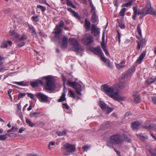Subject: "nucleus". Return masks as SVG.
I'll list each match as a JSON object with an SVG mask.
<instances>
[{
  "label": "nucleus",
  "instance_id": "b1692460",
  "mask_svg": "<svg viewBox=\"0 0 156 156\" xmlns=\"http://www.w3.org/2000/svg\"><path fill=\"white\" fill-rule=\"evenodd\" d=\"M10 36L15 38H18L20 37V35L14 30H11L9 31Z\"/></svg>",
  "mask_w": 156,
  "mask_h": 156
},
{
  "label": "nucleus",
  "instance_id": "09e8293b",
  "mask_svg": "<svg viewBox=\"0 0 156 156\" xmlns=\"http://www.w3.org/2000/svg\"><path fill=\"white\" fill-rule=\"evenodd\" d=\"M118 86L119 89H122L124 88L125 87L124 82H120Z\"/></svg>",
  "mask_w": 156,
  "mask_h": 156
},
{
  "label": "nucleus",
  "instance_id": "c85d7f7f",
  "mask_svg": "<svg viewBox=\"0 0 156 156\" xmlns=\"http://www.w3.org/2000/svg\"><path fill=\"white\" fill-rule=\"evenodd\" d=\"M98 17L96 14H92L91 18V20L92 23H96L98 21Z\"/></svg>",
  "mask_w": 156,
  "mask_h": 156
},
{
  "label": "nucleus",
  "instance_id": "6ab92c4d",
  "mask_svg": "<svg viewBox=\"0 0 156 156\" xmlns=\"http://www.w3.org/2000/svg\"><path fill=\"white\" fill-rule=\"evenodd\" d=\"M43 83L41 80H39L38 81H34L30 82V84L32 87H37L38 86L39 84L43 85Z\"/></svg>",
  "mask_w": 156,
  "mask_h": 156
},
{
  "label": "nucleus",
  "instance_id": "3c124183",
  "mask_svg": "<svg viewBox=\"0 0 156 156\" xmlns=\"http://www.w3.org/2000/svg\"><path fill=\"white\" fill-rule=\"evenodd\" d=\"M137 136L139 137L141 139H147L148 138V137L147 136H144L142 134H136Z\"/></svg>",
  "mask_w": 156,
  "mask_h": 156
},
{
  "label": "nucleus",
  "instance_id": "bf43d9fd",
  "mask_svg": "<svg viewBox=\"0 0 156 156\" xmlns=\"http://www.w3.org/2000/svg\"><path fill=\"white\" fill-rule=\"evenodd\" d=\"M69 93L70 94V96L73 98H75V96L74 94L73 91L71 90H70L69 91Z\"/></svg>",
  "mask_w": 156,
  "mask_h": 156
},
{
  "label": "nucleus",
  "instance_id": "a18cd8bd",
  "mask_svg": "<svg viewBox=\"0 0 156 156\" xmlns=\"http://www.w3.org/2000/svg\"><path fill=\"white\" fill-rule=\"evenodd\" d=\"M62 80L63 81V84L64 85V88L63 90L66 89V87L65 86V83L67 81V79L63 75H62Z\"/></svg>",
  "mask_w": 156,
  "mask_h": 156
},
{
  "label": "nucleus",
  "instance_id": "052dcab7",
  "mask_svg": "<svg viewBox=\"0 0 156 156\" xmlns=\"http://www.w3.org/2000/svg\"><path fill=\"white\" fill-rule=\"evenodd\" d=\"M38 17L37 16H33L31 18L34 21L37 22L39 21Z\"/></svg>",
  "mask_w": 156,
  "mask_h": 156
},
{
  "label": "nucleus",
  "instance_id": "f257e3e1",
  "mask_svg": "<svg viewBox=\"0 0 156 156\" xmlns=\"http://www.w3.org/2000/svg\"><path fill=\"white\" fill-rule=\"evenodd\" d=\"M102 90L104 91L108 96L113 99L115 101H125L126 97L119 96V92L115 91L113 88L108 86L106 84H102L101 86Z\"/></svg>",
  "mask_w": 156,
  "mask_h": 156
},
{
  "label": "nucleus",
  "instance_id": "f03ea898",
  "mask_svg": "<svg viewBox=\"0 0 156 156\" xmlns=\"http://www.w3.org/2000/svg\"><path fill=\"white\" fill-rule=\"evenodd\" d=\"M123 140L119 133H115L110 136L107 141L106 145L110 148H113L114 145L121 144Z\"/></svg>",
  "mask_w": 156,
  "mask_h": 156
},
{
  "label": "nucleus",
  "instance_id": "72a5a7b5",
  "mask_svg": "<svg viewBox=\"0 0 156 156\" xmlns=\"http://www.w3.org/2000/svg\"><path fill=\"white\" fill-rule=\"evenodd\" d=\"M147 7L146 6L145 8H142L141 10V12L142 13V18L144 17L145 16L147 15Z\"/></svg>",
  "mask_w": 156,
  "mask_h": 156
},
{
  "label": "nucleus",
  "instance_id": "39448f33",
  "mask_svg": "<svg viewBox=\"0 0 156 156\" xmlns=\"http://www.w3.org/2000/svg\"><path fill=\"white\" fill-rule=\"evenodd\" d=\"M62 150L66 151L63 153L65 156L69 155L70 154L74 153L76 151L75 146L74 144L69 143H66L64 144L61 148Z\"/></svg>",
  "mask_w": 156,
  "mask_h": 156
},
{
  "label": "nucleus",
  "instance_id": "f704fd0d",
  "mask_svg": "<svg viewBox=\"0 0 156 156\" xmlns=\"http://www.w3.org/2000/svg\"><path fill=\"white\" fill-rule=\"evenodd\" d=\"M67 132V130L65 129L62 132H58L57 134L58 136H62L66 135Z\"/></svg>",
  "mask_w": 156,
  "mask_h": 156
},
{
  "label": "nucleus",
  "instance_id": "7ed1b4c3",
  "mask_svg": "<svg viewBox=\"0 0 156 156\" xmlns=\"http://www.w3.org/2000/svg\"><path fill=\"white\" fill-rule=\"evenodd\" d=\"M43 79L45 80L44 86L45 88L50 91H52L55 90V85L53 78L50 76H44Z\"/></svg>",
  "mask_w": 156,
  "mask_h": 156
},
{
  "label": "nucleus",
  "instance_id": "338daca9",
  "mask_svg": "<svg viewBox=\"0 0 156 156\" xmlns=\"http://www.w3.org/2000/svg\"><path fill=\"white\" fill-rule=\"evenodd\" d=\"M150 129L151 130H155L156 129V125L155 124H151V127Z\"/></svg>",
  "mask_w": 156,
  "mask_h": 156
},
{
  "label": "nucleus",
  "instance_id": "4c0bfd02",
  "mask_svg": "<svg viewBox=\"0 0 156 156\" xmlns=\"http://www.w3.org/2000/svg\"><path fill=\"white\" fill-rule=\"evenodd\" d=\"M151 127V125L148 122H146L143 125V127L146 129H150Z\"/></svg>",
  "mask_w": 156,
  "mask_h": 156
},
{
  "label": "nucleus",
  "instance_id": "4d7b16f0",
  "mask_svg": "<svg viewBox=\"0 0 156 156\" xmlns=\"http://www.w3.org/2000/svg\"><path fill=\"white\" fill-rule=\"evenodd\" d=\"M64 22L62 20H61L59 22V25H57L56 26L58 27L61 28L63 27V26L64 25Z\"/></svg>",
  "mask_w": 156,
  "mask_h": 156
},
{
  "label": "nucleus",
  "instance_id": "412c9836",
  "mask_svg": "<svg viewBox=\"0 0 156 156\" xmlns=\"http://www.w3.org/2000/svg\"><path fill=\"white\" fill-rule=\"evenodd\" d=\"M67 9L68 11L72 13L75 17L78 20H80L81 17L75 11L70 8H67Z\"/></svg>",
  "mask_w": 156,
  "mask_h": 156
},
{
  "label": "nucleus",
  "instance_id": "0eeeda50",
  "mask_svg": "<svg viewBox=\"0 0 156 156\" xmlns=\"http://www.w3.org/2000/svg\"><path fill=\"white\" fill-rule=\"evenodd\" d=\"M62 29L56 26L54 29V31L52 33L54 34V36L53 37V39L55 41H57L59 43L60 42L61 37L60 34L62 33Z\"/></svg>",
  "mask_w": 156,
  "mask_h": 156
},
{
  "label": "nucleus",
  "instance_id": "e433bc0d",
  "mask_svg": "<svg viewBox=\"0 0 156 156\" xmlns=\"http://www.w3.org/2000/svg\"><path fill=\"white\" fill-rule=\"evenodd\" d=\"M26 121L27 124L28 125L32 127L34 126V124L32 122L30 119H26Z\"/></svg>",
  "mask_w": 156,
  "mask_h": 156
},
{
  "label": "nucleus",
  "instance_id": "f8f14e48",
  "mask_svg": "<svg viewBox=\"0 0 156 156\" xmlns=\"http://www.w3.org/2000/svg\"><path fill=\"white\" fill-rule=\"evenodd\" d=\"M68 38L66 36H64L62 40V43L61 47L62 48L64 49L67 48L68 45Z\"/></svg>",
  "mask_w": 156,
  "mask_h": 156
},
{
  "label": "nucleus",
  "instance_id": "774afa93",
  "mask_svg": "<svg viewBox=\"0 0 156 156\" xmlns=\"http://www.w3.org/2000/svg\"><path fill=\"white\" fill-rule=\"evenodd\" d=\"M152 101L155 105H156V96H153L151 97Z\"/></svg>",
  "mask_w": 156,
  "mask_h": 156
},
{
  "label": "nucleus",
  "instance_id": "4468645a",
  "mask_svg": "<svg viewBox=\"0 0 156 156\" xmlns=\"http://www.w3.org/2000/svg\"><path fill=\"white\" fill-rule=\"evenodd\" d=\"M92 51L96 55L99 56L102 53V51L100 46H98L97 47L94 48L92 50Z\"/></svg>",
  "mask_w": 156,
  "mask_h": 156
},
{
  "label": "nucleus",
  "instance_id": "2eb2a0df",
  "mask_svg": "<svg viewBox=\"0 0 156 156\" xmlns=\"http://www.w3.org/2000/svg\"><path fill=\"white\" fill-rule=\"evenodd\" d=\"M156 81V76L154 77H151L145 81V83L147 86Z\"/></svg>",
  "mask_w": 156,
  "mask_h": 156
},
{
  "label": "nucleus",
  "instance_id": "aec40b11",
  "mask_svg": "<svg viewBox=\"0 0 156 156\" xmlns=\"http://www.w3.org/2000/svg\"><path fill=\"white\" fill-rule=\"evenodd\" d=\"M146 51H143L140 54V55L136 60V62L138 64H140L143 59L144 58L146 54Z\"/></svg>",
  "mask_w": 156,
  "mask_h": 156
},
{
  "label": "nucleus",
  "instance_id": "de8ad7c7",
  "mask_svg": "<svg viewBox=\"0 0 156 156\" xmlns=\"http://www.w3.org/2000/svg\"><path fill=\"white\" fill-rule=\"evenodd\" d=\"M66 4L68 6H71L72 8L74 9L76 8V6H75V5L73 3H72L71 1L69 0L66 2Z\"/></svg>",
  "mask_w": 156,
  "mask_h": 156
},
{
  "label": "nucleus",
  "instance_id": "7c9ffc66",
  "mask_svg": "<svg viewBox=\"0 0 156 156\" xmlns=\"http://www.w3.org/2000/svg\"><path fill=\"white\" fill-rule=\"evenodd\" d=\"M140 123L139 122H134L132 123V127L133 129H136L140 125Z\"/></svg>",
  "mask_w": 156,
  "mask_h": 156
},
{
  "label": "nucleus",
  "instance_id": "20e7f679",
  "mask_svg": "<svg viewBox=\"0 0 156 156\" xmlns=\"http://www.w3.org/2000/svg\"><path fill=\"white\" fill-rule=\"evenodd\" d=\"M69 40L70 44L72 46L71 48L72 51L75 52L77 54L83 51V48L79 44L76 39L70 38Z\"/></svg>",
  "mask_w": 156,
  "mask_h": 156
},
{
  "label": "nucleus",
  "instance_id": "dca6fc26",
  "mask_svg": "<svg viewBox=\"0 0 156 156\" xmlns=\"http://www.w3.org/2000/svg\"><path fill=\"white\" fill-rule=\"evenodd\" d=\"M9 46H11L12 44V42L11 41H3L0 46L1 48H5L8 47L7 44Z\"/></svg>",
  "mask_w": 156,
  "mask_h": 156
},
{
  "label": "nucleus",
  "instance_id": "9d476101",
  "mask_svg": "<svg viewBox=\"0 0 156 156\" xmlns=\"http://www.w3.org/2000/svg\"><path fill=\"white\" fill-rule=\"evenodd\" d=\"M134 100L137 103H139L140 101V95L139 94V92L137 90L133 92L132 95Z\"/></svg>",
  "mask_w": 156,
  "mask_h": 156
},
{
  "label": "nucleus",
  "instance_id": "c03bdc74",
  "mask_svg": "<svg viewBox=\"0 0 156 156\" xmlns=\"http://www.w3.org/2000/svg\"><path fill=\"white\" fill-rule=\"evenodd\" d=\"M133 2L131 1H129V2L127 3L123 4V5L125 7H128L131 6L133 4Z\"/></svg>",
  "mask_w": 156,
  "mask_h": 156
},
{
  "label": "nucleus",
  "instance_id": "6e6552de",
  "mask_svg": "<svg viewBox=\"0 0 156 156\" xmlns=\"http://www.w3.org/2000/svg\"><path fill=\"white\" fill-rule=\"evenodd\" d=\"M83 43L86 45L91 44L93 42V37L90 34L85 35L81 40Z\"/></svg>",
  "mask_w": 156,
  "mask_h": 156
},
{
  "label": "nucleus",
  "instance_id": "0e129e2a",
  "mask_svg": "<svg viewBox=\"0 0 156 156\" xmlns=\"http://www.w3.org/2000/svg\"><path fill=\"white\" fill-rule=\"evenodd\" d=\"M25 43L23 42H22L21 43L17 44V45L19 48H20L25 45Z\"/></svg>",
  "mask_w": 156,
  "mask_h": 156
},
{
  "label": "nucleus",
  "instance_id": "1a4fd4ad",
  "mask_svg": "<svg viewBox=\"0 0 156 156\" xmlns=\"http://www.w3.org/2000/svg\"><path fill=\"white\" fill-rule=\"evenodd\" d=\"M36 96L41 102H47L48 101V97L41 92L37 93Z\"/></svg>",
  "mask_w": 156,
  "mask_h": 156
},
{
  "label": "nucleus",
  "instance_id": "4be33fe9",
  "mask_svg": "<svg viewBox=\"0 0 156 156\" xmlns=\"http://www.w3.org/2000/svg\"><path fill=\"white\" fill-rule=\"evenodd\" d=\"M135 71V66H131L126 71V76H129L131 75Z\"/></svg>",
  "mask_w": 156,
  "mask_h": 156
},
{
  "label": "nucleus",
  "instance_id": "58836bf2",
  "mask_svg": "<svg viewBox=\"0 0 156 156\" xmlns=\"http://www.w3.org/2000/svg\"><path fill=\"white\" fill-rule=\"evenodd\" d=\"M140 24L138 23V24L137 27V30L138 32L139 35L140 36V37H141L142 36V33L140 27Z\"/></svg>",
  "mask_w": 156,
  "mask_h": 156
},
{
  "label": "nucleus",
  "instance_id": "a211bd4d",
  "mask_svg": "<svg viewBox=\"0 0 156 156\" xmlns=\"http://www.w3.org/2000/svg\"><path fill=\"white\" fill-rule=\"evenodd\" d=\"M146 42V41L145 39H140L139 41L138 42V45L137 46V49L139 50L140 49L141 46H144L145 45Z\"/></svg>",
  "mask_w": 156,
  "mask_h": 156
},
{
  "label": "nucleus",
  "instance_id": "ddd939ff",
  "mask_svg": "<svg viewBox=\"0 0 156 156\" xmlns=\"http://www.w3.org/2000/svg\"><path fill=\"white\" fill-rule=\"evenodd\" d=\"M91 33L92 34H94V36L97 37L99 34V31L96 28L95 24H93L91 27Z\"/></svg>",
  "mask_w": 156,
  "mask_h": 156
},
{
  "label": "nucleus",
  "instance_id": "2f4dec72",
  "mask_svg": "<svg viewBox=\"0 0 156 156\" xmlns=\"http://www.w3.org/2000/svg\"><path fill=\"white\" fill-rule=\"evenodd\" d=\"M40 113L34 112L30 113V118L35 117L37 118L38 117Z\"/></svg>",
  "mask_w": 156,
  "mask_h": 156
},
{
  "label": "nucleus",
  "instance_id": "603ef678",
  "mask_svg": "<svg viewBox=\"0 0 156 156\" xmlns=\"http://www.w3.org/2000/svg\"><path fill=\"white\" fill-rule=\"evenodd\" d=\"M108 60V62L106 64V65L108 67L112 69V68L113 67L112 63H111V62H110V60L109 59Z\"/></svg>",
  "mask_w": 156,
  "mask_h": 156
},
{
  "label": "nucleus",
  "instance_id": "cd10ccee",
  "mask_svg": "<svg viewBox=\"0 0 156 156\" xmlns=\"http://www.w3.org/2000/svg\"><path fill=\"white\" fill-rule=\"evenodd\" d=\"M13 83L21 86H28L29 85V82H24V81L14 82Z\"/></svg>",
  "mask_w": 156,
  "mask_h": 156
},
{
  "label": "nucleus",
  "instance_id": "13d9d810",
  "mask_svg": "<svg viewBox=\"0 0 156 156\" xmlns=\"http://www.w3.org/2000/svg\"><path fill=\"white\" fill-rule=\"evenodd\" d=\"M7 137L6 134L5 135H0V140H4Z\"/></svg>",
  "mask_w": 156,
  "mask_h": 156
},
{
  "label": "nucleus",
  "instance_id": "8fccbe9b",
  "mask_svg": "<svg viewBox=\"0 0 156 156\" xmlns=\"http://www.w3.org/2000/svg\"><path fill=\"white\" fill-rule=\"evenodd\" d=\"M37 8L40 9L42 12H44L46 10L45 7L40 5H37Z\"/></svg>",
  "mask_w": 156,
  "mask_h": 156
},
{
  "label": "nucleus",
  "instance_id": "9b49d317",
  "mask_svg": "<svg viewBox=\"0 0 156 156\" xmlns=\"http://www.w3.org/2000/svg\"><path fill=\"white\" fill-rule=\"evenodd\" d=\"M91 23L87 18L85 19L84 27L85 28L86 31H89L90 29Z\"/></svg>",
  "mask_w": 156,
  "mask_h": 156
},
{
  "label": "nucleus",
  "instance_id": "f3484780",
  "mask_svg": "<svg viewBox=\"0 0 156 156\" xmlns=\"http://www.w3.org/2000/svg\"><path fill=\"white\" fill-rule=\"evenodd\" d=\"M147 14H151L154 16H156V8L155 10L154 8L150 7L147 9Z\"/></svg>",
  "mask_w": 156,
  "mask_h": 156
},
{
  "label": "nucleus",
  "instance_id": "a878e982",
  "mask_svg": "<svg viewBox=\"0 0 156 156\" xmlns=\"http://www.w3.org/2000/svg\"><path fill=\"white\" fill-rule=\"evenodd\" d=\"M137 8V6L136 5V6L133 7V15L132 16V19L134 20H136V18L137 13L138 11Z\"/></svg>",
  "mask_w": 156,
  "mask_h": 156
},
{
  "label": "nucleus",
  "instance_id": "5701e85b",
  "mask_svg": "<svg viewBox=\"0 0 156 156\" xmlns=\"http://www.w3.org/2000/svg\"><path fill=\"white\" fill-rule=\"evenodd\" d=\"M66 92L65 89L63 90V91L62 92L61 96L57 101L58 102H62L66 100V99L65 98Z\"/></svg>",
  "mask_w": 156,
  "mask_h": 156
},
{
  "label": "nucleus",
  "instance_id": "bb28decb",
  "mask_svg": "<svg viewBox=\"0 0 156 156\" xmlns=\"http://www.w3.org/2000/svg\"><path fill=\"white\" fill-rule=\"evenodd\" d=\"M156 147L154 149L152 148H150L149 150L148 151L150 155H147V156H156Z\"/></svg>",
  "mask_w": 156,
  "mask_h": 156
},
{
  "label": "nucleus",
  "instance_id": "393cba45",
  "mask_svg": "<svg viewBox=\"0 0 156 156\" xmlns=\"http://www.w3.org/2000/svg\"><path fill=\"white\" fill-rule=\"evenodd\" d=\"M28 27L29 30L31 33L34 35H35L36 37L37 36V35L35 29L34 27L32 25H29Z\"/></svg>",
  "mask_w": 156,
  "mask_h": 156
},
{
  "label": "nucleus",
  "instance_id": "e2e57ef3",
  "mask_svg": "<svg viewBox=\"0 0 156 156\" xmlns=\"http://www.w3.org/2000/svg\"><path fill=\"white\" fill-rule=\"evenodd\" d=\"M27 39V36L25 35H23L21 37V38L19 39V41H24Z\"/></svg>",
  "mask_w": 156,
  "mask_h": 156
},
{
  "label": "nucleus",
  "instance_id": "49530a36",
  "mask_svg": "<svg viewBox=\"0 0 156 156\" xmlns=\"http://www.w3.org/2000/svg\"><path fill=\"white\" fill-rule=\"evenodd\" d=\"M100 58L104 62H106L107 61V59L104 56L103 54L102 53L99 56Z\"/></svg>",
  "mask_w": 156,
  "mask_h": 156
},
{
  "label": "nucleus",
  "instance_id": "ea45409f",
  "mask_svg": "<svg viewBox=\"0 0 156 156\" xmlns=\"http://www.w3.org/2000/svg\"><path fill=\"white\" fill-rule=\"evenodd\" d=\"M126 10V9L125 8L122 9L119 13V15L121 16H124Z\"/></svg>",
  "mask_w": 156,
  "mask_h": 156
},
{
  "label": "nucleus",
  "instance_id": "423d86ee",
  "mask_svg": "<svg viewBox=\"0 0 156 156\" xmlns=\"http://www.w3.org/2000/svg\"><path fill=\"white\" fill-rule=\"evenodd\" d=\"M67 83L69 86L75 89L76 93L78 95L80 96L82 95L81 93V91H82V86L78 82L76 81L72 82L68 80Z\"/></svg>",
  "mask_w": 156,
  "mask_h": 156
},
{
  "label": "nucleus",
  "instance_id": "a19ab883",
  "mask_svg": "<svg viewBox=\"0 0 156 156\" xmlns=\"http://www.w3.org/2000/svg\"><path fill=\"white\" fill-rule=\"evenodd\" d=\"M117 21L119 23V27L121 29H125V24L123 23H121L119 22V20L118 19H117Z\"/></svg>",
  "mask_w": 156,
  "mask_h": 156
},
{
  "label": "nucleus",
  "instance_id": "5fc2aeb1",
  "mask_svg": "<svg viewBox=\"0 0 156 156\" xmlns=\"http://www.w3.org/2000/svg\"><path fill=\"white\" fill-rule=\"evenodd\" d=\"M62 108L63 109H69V106L66 103L62 104Z\"/></svg>",
  "mask_w": 156,
  "mask_h": 156
},
{
  "label": "nucleus",
  "instance_id": "864d4df0",
  "mask_svg": "<svg viewBox=\"0 0 156 156\" xmlns=\"http://www.w3.org/2000/svg\"><path fill=\"white\" fill-rule=\"evenodd\" d=\"M91 9L90 11V12L91 13H92V14H96V8L94 6L92 7H91Z\"/></svg>",
  "mask_w": 156,
  "mask_h": 156
},
{
  "label": "nucleus",
  "instance_id": "473e14b6",
  "mask_svg": "<svg viewBox=\"0 0 156 156\" xmlns=\"http://www.w3.org/2000/svg\"><path fill=\"white\" fill-rule=\"evenodd\" d=\"M125 63V62L124 61H122L120 63V64L115 63V66L117 68L119 69L125 66L124 65Z\"/></svg>",
  "mask_w": 156,
  "mask_h": 156
},
{
  "label": "nucleus",
  "instance_id": "79ce46f5",
  "mask_svg": "<svg viewBox=\"0 0 156 156\" xmlns=\"http://www.w3.org/2000/svg\"><path fill=\"white\" fill-rule=\"evenodd\" d=\"M4 57L0 56V71L2 69V68H1V66L4 63Z\"/></svg>",
  "mask_w": 156,
  "mask_h": 156
},
{
  "label": "nucleus",
  "instance_id": "6e6d98bb",
  "mask_svg": "<svg viewBox=\"0 0 156 156\" xmlns=\"http://www.w3.org/2000/svg\"><path fill=\"white\" fill-rule=\"evenodd\" d=\"M106 108H107L106 111L107 114H108L114 109L112 108L109 107L108 106H107Z\"/></svg>",
  "mask_w": 156,
  "mask_h": 156
},
{
  "label": "nucleus",
  "instance_id": "c756f323",
  "mask_svg": "<svg viewBox=\"0 0 156 156\" xmlns=\"http://www.w3.org/2000/svg\"><path fill=\"white\" fill-rule=\"evenodd\" d=\"M98 105L99 107L103 110L105 109L107 107V105L105 103L101 101H99Z\"/></svg>",
  "mask_w": 156,
  "mask_h": 156
},
{
  "label": "nucleus",
  "instance_id": "c9c22d12",
  "mask_svg": "<svg viewBox=\"0 0 156 156\" xmlns=\"http://www.w3.org/2000/svg\"><path fill=\"white\" fill-rule=\"evenodd\" d=\"M27 95L30 97L31 99L34 101H36V99L35 98V95L33 94H32L31 93H27Z\"/></svg>",
  "mask_w": 156,
  "mask_h": 156
},
{
  "label": "nucleus",
  "instance_id": "37998d69",
  "mask_svg": "<svg viewBox=\"0 0 156 156\" xmlns=\"http://www.w3.org/2000/svg\"><path fill=\"white\" fill-rule=\"evenodd\" d=\"M124 139L125 141L128 143H130L131 141V140L130 137H128L126 135L124 136Z\"/></svg>",
  "mask_w": 156,
  "mask_h": 156
},
{
  "label": "nucleus",
  "instance_id": "69168bd1",
  "mask_svg": "<svg viewBox=\"0 0 156 156\" xmlns=\"http://www.w3.org/2000/svg\"><path fill=\"white\" fill-rule=\"evenodd\" d=\"M26 95L25 93H21L18 94V99H20L21 98L25 96Z\"/></svg>",
  "mask_w": 156,
  "mask_h": 156
},
{
  "label": "nucleus",
  "instance_id": "680f3d73",
  "mask_svg": "<svg viewBox=\"0 0 156 156\" xmlns=\"http://www.w3.org/2000/svg\"><path fill=\"white\" fill-rule=\"evenodd\" d=\"M116 32L117 33V37L118 38V40H119V43L120 42V38H121V35L120 34L119 32V30L116 29Z\"/></svg>",
  "mask_w": 156,
  "mask_h": 156
}]
</instances>
